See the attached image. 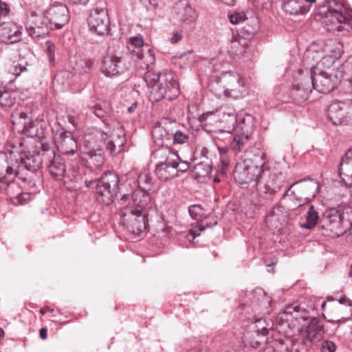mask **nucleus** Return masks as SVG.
I'll return each mask as SVG.
<instances>
[{"mask_svg": "<svg viewBox=\"0 0 352 352\" xmlns=\"http://www.w3.org/2000/svg\"><path fill=\"white\" fill-rule=\"evenodd\" d=\"M128 48L132 52V58L137 61V65L145 73V81L150 89L149 100L157 102L162 99L173 100L179 94V85L171 72L153 73L148 71L155 63V56L152 50L145 51L143 37L141 35L129 38Z\"/></svg>", "mask_w": 352, "mask_h": 352, "instance_id": "obj_1", "label": "nucleus"}, {"mask_svg": "<svg viewBox=\"0 0 352 352\" xmlns=\"http://www.w3.org/2000/svg\"><path fill=\"white\" fill-rule=\"evenodd\" d=\"M104 131L94 129L85 135L83 148L102 151L105 148L112 155L120 153L126 142L125 131L118 122H107Z\"/></svg>", "mask_w": 352, "mask_h": 352, "instance_id": "obj_2", "label": "nucleus"}, {"mask_svg": "<svg viewBox=\"0 0 352 352\" xmlns=\"http://www.w3.org/2000/svg\"><path fill=\"white\" fill-rule=\"evenodd\" d=\"M243 160L236 163L233 172L234 179L239 184L257 182L266 175L265 168L266 154L255 146L245 151Z\"/></svg>", "mask_w": 352, "mask_h": 352, "instance_id": "obj_3", "label": "nucleus"}, {"mask_svg": "<svg viewBox=\"0 0 352 352\" xmlns=\"http://www.w3.org/2000/svg\"><path fill=\"white\" fill-rule=\"evenodd\" d=\"M19 162L16 174L21 180L26 181L28 173H34L39 169L47 160L53 157L52 148L44 147L41 151H34L32 153H19L14 155Z\"/></svg>", "mask_w": 352, "mask_h": 352, "instance_id": "obj_4", "label": "nucleus"}, {"mask_svg": "<svg viewBox=\"0 0 352 352\" xmlns=\"http://www.w3.org/2000/svg\"><path fill=\"white\" fill-rule=\"evenodd\" d=\"M351 17V11L344 5H338V8L331 6L325 12L322 23L329 32L344 33L352 30Z\"/></svg>", "mask_w": 352, "mask_h": 352, "instance_id": "obj_5", "label": "nucleus"}, {"mask_svg": "<svg viewBox=\"0 0 352 352\" xmlns=\"http://www.w3.org/2000/svg\"><path fill=\"white\" fill-rule=\"evenodd\" d=\"M320 227L327 235L340 236L345 233L351 224L344 219V214L335 208L326 210L320 219Z\"/></svg>", "mask_w": 352, "mask_h": 352, "instance_id": "obj_6", "label": "nucleus"}, {"mask_svg": "<svg viewBox=\"0 0 352 352\" xmlns=\"http://www.w3.org/2000/svg\"><path fill=\"white\" fill-rule=\"evenodd\" d=\"M12 122L15 129L19 132L27 133L30 137L38 138L43 140L46 135V129L42 122H32L28 113L22 111L16 110L12 115Z\"/></svg>", "mask_w": 352, "mask_h": 352, "instance_id": "obj_7", "label": "nucleus"}, {"mask_svg": "<svg viewBox=\"0 0 352 352\" xmlns=\"http://www.w3.org/2000/svg\"><path fill=\"white\" fill-rule=\"evenodd\" d=\"M95 182L97 198L104 204H111L119 190L118 175L113 172H107Z\"/></svg>", "mask_w": 352, "mask_h": 352, "instance_id": "obj_8", "label": "nucleus"}, {"mask_svg": "<svg viewBox=\"0 0 352 352\" xmlns=\"http://www.w3.org/2000/svg\"><path fill=\"white\" fill-rule=\"evenodd\" d=\"M325 58H323L309 72V80L314 89L318 92L327 94L333 91L338 83L336 75L329 74L322 69Z\"/></svg>", "mask_w": 352, "mask_h": 352, "instance_id": "obj_9", "label": "nucleus"}, {"mask_svg": "<svg viewBox=\"0 0 352 352\" xmlns=\"http://www.w3.org/2000/svg\"><path fill=\"white\" fill-rule=\"evenodd\" d=\"M327 117L334 125H352V100L332 103Z\"/></svg>", "mask_w": 352, "mask_h": 352, "instance_id": "obj_10", "label": "nucleus"}, {"mask_svg": "<svg viewBox=\"0 0 352 352\" xmlns=\"http://www.w3.org/2000/svg\"><path fill=\"white\" fill-rule=\"evenodd\" d=\"M157 153L164 157V160L155 168V174L158 179L165 182L177 177V169L175 167L176 153L171 152L168 148H161Z\"/></svg>", "mask_w": 352, "mask_h": 352, "instance_id": "obj_11", "label": "nucleus"}, {"mask_svg": "<svg viewBox=\"0 0 352 352\" xmlns=\"http://www.w3.org/2000/svg\"><path fill=\"white\" fill-rule=\"evenodd\" d=\"M120 215L122 223L126 226L129 232L139 234L145 230V214L140 212V210L126 207L120 210Z\"/></svg>", "mask_w": 352, "mask_h": 352, "instance_id": "obj_12", "label": "nucleus"}, {"mask_svg": "<svg viewBox=\"0 0 352 352\" xmlns=\"http://www.w3.org/2000/svg\"><path fill=\"white\" fill-rule=\"evenodd\" d=\"M90 30L103 36L109 32L110 21L107 9L96 8L91 11L87 19Z\"/></svg>", "mask_w": 352, "mask_h": 352, "instance_id": "obj_13", "label": "nucleus"}, {"mask_svg": "<svg viewBox=\"0 0 352 352\" xmlns=\"http://www.w3.org/2000/svg\"><path fill=\"white\" fill-rule=\"evenodd\" d=\"M45 15L53 29L58 30L68 23L70 16L69 10L63 3H56L50 6Z\"/></svg>", "mask_w": 352, "mask_h": 352, "instance_id": "obj_14", "label": "nucleus"}, {"mask_svg": "<svg viewBox=\"0 0 352 352\" xmlns=\"http://www.w3.org/2000/svg\"><path fill=\"white\" fill-rule=\"evenodd\" d=\"M26 31L32 38L43 37L48 34L50 29H53L45 14L38 16L32 14L25 24Z\"/></svg>", "mask_w": 352, "mask_h": 352, "instance_id": "obj_15", "label": "nucleus"}, {"mask_svg": "<svg viewBox=\"0 0 352 352\" xmlns=\"http://www.w3.org/2000/svg\"><path fill=\"white\" fill-rule=\"evenodd\" d=\"M14 155L12 153L0 155V180L2 182H11L18 177L16 170L19 165Z\"/></svg>", "mask_w": 352, "mask_h": 352, "instance_id": "obj_16", "label": "nucleus"}, {"mask_svg": "<svg viewBox=\"0 0 352 352\" xmlns=\"http://www.w3.org/2000/svg\"><path fill=\"white\" fill-rule=\"evenodd\" d=\"M125 63L123 58L115 54H107L103 59L101 71L107 76H113L123 73Z\"/></svg>", "mask_w": 352, "mask_h": 352, "instance_id": "obj_17", "label": "nucleus"}, {"mask_svg": "<svg viewBox=\"0 0 352 352\" xmlns=\"http://www.w3.org/2000/svg\"><path fill=\"white\" fill-rule=\"evenodd\" d=\"M174 18L181 23L190 24L197 19L195 10L187 0H179L174 7Z\"/></svg>", "mask_w": 352, "mask_h": 352, "instance_id": "obj_18", "label": "nucleus"}, {"mask_svg": "<svg viewBox=\"0 0 352 352\" xmlns=\"http://www.w3.org/2000/svg\"><path fill=\"white\" fill-rule=\"evenodd\" d=\"M324 331L319 322H311L302 333L301 342L307 349L311 348L323 338Z\"/></svg>", "mask_w": 352, "mask_h": 352, "instance_id": "obj_19", "label": "nucleus"}, {"mask_svg": "<svg viewBox=\"0 0 352 352\" xmlns=\"http://www.w3.org/2000/svg\"><path fill=\"white\" fill-rule=\"evenodd\" d=\"M21 39V28L12 22L0 24V44H12Z\"/></svg>", "mask_w": 352, "mask_h": 352, "instance_id": "obj_20", "label": "nucleus"}, {"mask_svg": "<svg viewBox=\"0 0 352 352\" xmlns=\"http://www.w3.org/2000/svg\"><path fill=\"white\" fill-rule=\"evenodd\" d=\"M56 144L58 150L63 155H73L77 151L76 140L69 131L61 132L56 140Z\"/></svg>", "mask_w": 352, "mask_h": 352, "instance_id": "obj_21", "label": "nucleus"}, {"mask_svg": "<svg viewBox=\"0 0 352 352\" xmlns=\"http://www.w3.org/2000/svg\"><path fill=\"white\" fill-rule=\"evenodd\" d=\"M272 328V324L266 319L260 318L256 320L253 325L252 337L254 340L251 342L253 347H257L261 343L266 340V336L270 329Z\"/></svg>", "mask_w": 352, "mask_h": 352, "instance_id": "obj_22", "label": "nucleus"}, {"mask_svg": "<svg viewBox=\"0 0 352 352\" xmlns=\"http://www.w3.org/2000/svg\"><path fill=\"white\" fill-rule=\"evenodd\" d=\"M267 172V179L264 184L263 192L265 194L266 199L272 200L274 195L279 191L283 186V178L281 174L271 173L266 169Z\"/></svg>", "mask_w": 352, "mask_h": 352, "instance_id": "obj_23", "label": "nucleus"}, {"mask_svg": "<svg viewBox=\"0 0 352 352\" xmlns=\"http://www.w3.org/2000/svg\"><path fill=\"white\" fill-rule=\"evenodd\" d=\"M53 157L49 160L44 162L47 168L50 175L56 180H61L66 173V168L62 158L59 155H56L54 151L52 149Z\"/></svg>", "mask_w": 352, "mask_h": 352, "instance_id": "obj_24", "label": "nucleus"}, {"mask_svg": "<svg viewBox=\"0 0 352 352\" xmlns=\"http://www.w3.org/2000/svg\"><path fill=\"white\" fill-rule=\"evenodd\" d=\"M338 173L342 181L348 186H352V146L342 157Z\"/></svg>", "mask_w": 352, "mask_h": 352, "instance_id": "obj_25", "label": "nucleus"}, {"mask_svg": "<svg viewBox=\"0 0 352 352\" xmlns=\"http://www.w3.org/2000/svg\"><path fill=\"white\" fill-rule=\"evenodd\" d=\"M223 80L226 83L227 88L224 90V94L233 98L240 96L239 88L243 86L242 78L239 74H225Z\"/></svg>", "mask_w": 352, "mask_h": 352, "instance_id": "obj_26", "label": "nucleus"}, {"mask_svg": "<svg viewBox=\"0 0 352 352\" xmlns=\"http://www.w3.org/2000/svg\"><path fill=\"white\" fill-rule=\"evenodd\" d=\"M81 158L87 167L92 170L101 167L104 162L102 152L94 150L82 148Z\"/></svg>", "mask_w": 352, "mask_h": 352, "instance_id": "obj_27", "label": "nucleus"}, {"mask_svg": "<svg viewBox=\"0 0 352 352\" xmlns=\"http://www.w3.org/2000/svg\"><path fill=\"white\" fill-rule=\"evenodd\" d=\"M152 136L156 145L165 148H168V144L171 143L173 133L160 124H156L152 129Z\"/></svg>", "mask_w": 352, "mask_h": 352, "instance_id": "obj_28", "label": "nucleus"}, {"mask_svg": "<svg viewBox=\"0 0 352 352\" xmlns=\"http://www.w3.org/2000/svg\"><path fill=\"white\" fill-rule=\"evenodd\" d=\"M282 8L286 14L294 16L305 14L310 9L302 0H286L283 3Z\"/></svg>", "mask_w": 352, "mask_h": 352, "instance_id": "obj_29", "label": "nucleus"}, {"mask_svg": "<svg viewBox=\"0 0 352 352\" xmlns=\"http://www.w3.org/2000/svg\"><path fill=\"white\" fill-rule=\"evenodd\" d=\"M249 41L238 34H232L228 47V52L232 56H239L245 52L248 46Z\"/></svg>", "mask_w": 352, "mask_h": 352, "instance_id": "obj_30", "label": "nucleus"}, {"mask_svg": "<svg viewBox=\"0 0 352 352\" xmlns=\"http://www.w3.org/2000/svg\"><path fill=\"white\" fill-rule=\"evenodd\" d=\"M93 67V61L90 59L78 58L75 60L73 68L75 72L82 76L83 82H86L89 79V74Z\"/></svg>", "mask_w": 352, "mask_h": 352, "instance_id": "obj_31", "label": "nucleus"}, {"mask_svg": "<svg viewBox=\"0 0 352 352\" xmlns=\"http://www.w3.org/2000/svg\"><path fill=\"white\" fill-rule=\"evenodd\" d=\"M74 74L70 71L62 70L54 76L53 86L59 91H63L70 86Z\"/></svg>", "mask_w": 352, "mask_h": 352, "instance_id": "obj_32", "label": "nucleus"}, {"mask_svg": "<svg viewBox=\"0 0 352 352\" xmlns=\"http://www.w3.org/2000/svg\"><path fill=\"white\" fill-rule=\"evenodd\" d=\"M338 302V304L337 305L336 309L341 314L340 318L335 320H330L329 321L344 322L352 316V304L351 300L346 297L341 298Z\"/></svg>", "mask_w": 352, "mask_h": 352, "instance_id": "obj_33", "label": "nucleus"}, {"mask_svg": "<svg viewBox=\"0 0 352 352\" xmlns=\"http://www.w3.org/2000/svg\"><path fill=\"white\" fill-rule=\"evenodd\" d=\"M132 201L135 206V210H140V212H143L151 201V196L148 190L138 189L133 192Z\"/></svg>", "mask_w": 352, "mask_h": 352, "instance_id": "obj_34", "label": "nucleus"}, {"mask_svg": "<svg viewBox=\"0 0 352 352\" xmlns=\"http://www.w3.org/2000/svg\"><path fill=\"white\" fill-rule=\"evenodd\" d=\"M314 87L309 80V76L306 80L300 81L294 85V95L301 99L305 100L309 98V94L311 92Z\"/></svg>", "mask_w": 352, "mask_h": 352, "instance_id": "obj_35", "label": "nucleus"}, {"mask_svg": "<svg viewBox=\"0 0 352 352\" xmlns=\"http://www.w3.org/2000/svg\"><path fill=\"white\" fill-rule=\"evenodd\" d=\"M305 219V222L301 223L300 227L309 230L313 228L318 221H320V219H319L318 212L313 205L309 206Z\"/></svg>", "mask_w": 352, "mask_h": 352, "instance_id": "obj_36", "label": "nucleus"}, {"mask_svg": "<svg viewBox=\"0 0 352 352\" xmlns=\"http://www.w3.org/2000/svg\"><path fill=\"white\" fill-rule=\"evenodd\" d=\"M250 138L247 134H236L231 143V148L236 153L242 151L248 146Z\"/></svg>", "mask_w": 352, "mask_h": 352, "instance_id": "obj_37", "label": "nucleus"}, {"mask_svg": "<svg viewBox=\"0 0 352 352\" xmlns=\"http://www.w3.org/2000/svg\"><path fill=\"white\" fill-rule=\"evenodd\" d=\"M138 183L139 189L148 190L152 189L153 187V179L148 170L142 171L138 178Z\"/></svg>", "mask_w": 352, "mask_h": 352, "instance_id": "obj_38", "label": "nucleus"}, {"mask_svg": "<svg viewBox=\"0 0 352 352\" xmlns=\"http://www.w3.org/2000/svg\"><path fill=\"white\" fill-rule=\"evenodd\" d=\"M16 101V93L0 89V105L3 108L12 107Z\"/></svg>", "mask_w": 352, "mask_h": 352, "instance_id": "obj_39", "label": "nucleus"}, {"mask_svg": "<svg viewBox=\"0 0 352 352\" xmlns=\"http://www.w3.org/2000/svg\"><path fill=\"white\" fill-rule=\"evenodd\" d=\"M190 217L197 221H201L207 217L205 209L200 204H194L188 208Z\"/></svg>", "mask_w": 352, "mask_h": 352, "instance_id": "obj_40", "label": "nucleus"}, {"mask_svg": "<svg viewBox=\"0 0 352 352\" xmlns=\"http://www.w3.org/2000/svg\"><path fill=\"white\" fill-rule=\"evenodd\" d=\"M189 140V132L177 130L173 133L172 141L173 144H183L186 143Z\"/></svg>", "mask_w": 352, "mask_h": 352, "instance_id": "obj_41", "label": "nucleus"}, {"mask_svg": "<svg viewBox=\"0 0 352 352\" xmlns=\"http://www.w3.org/2000/svg\"><path fill=\"white\" fill-rule=\"evenodd\" d=\"M258 29V21L257 18L252 17L249 19L248 23L243 27L244 32H247L248 36H253Z\"/></svg>", "mask_w": 352, "mask_h": 352, "instance_id": "obj_42", "label": "nucleus"}, {"mask_svg": "<svg viewBox=\"0 0 352 352\" xmlns=\"http://www.w3.org/2000/svg\"><path fill=\"white\" fill-rule=\"evenodd\" d=\"M92 112L98 118L102 120V122L105 120H107V122L111 123L112 122H116L112 120L111 118L107 116V112L100 104H96L93 107H89Z\"/></svg>", "mask_w": 352, "mask_h": 352, "instance_id": "obj_43", "label": "nucleus"}, {"mask_svg": "<svg viewBox=\"0 0 352 352\" xmlns=\"http://www.w3.org/2000/svg\"><path fill=\"white\" fill-rule=\"evenodd\" d=\"M176 160L175 163V167L177 169V177L179 175V173H184L186 172L190 168V164L188 162L181 160L179 155L176 153Z\"/></svg>", "mask_w": 352, "mask_h": 352, "instance_id": "obj_44", "label": "nucleus"}, {"mask_svg": "<svg viewBox=\"0 0 352 352\" xmlns=\"http://www.w3.org/2000/svg\"><path fill=\"white\" fill-rule=\"evenodd\" d=\"M229 20L232 24H239L245 20H248L246 14L244 12H234L228 15Z\"/></svg>", "mask_w": 352, "mask_h": 352, "instance_id": "obj_45", "label": "nucleus"}, {"mask_svg": "<svg viewBox=\"0 0 352 352\" xmlns=\"http://www.w3.org/2000/svg\"><path fill=\"white\" fill-rule=\"evenodd\" d=\"M30 196L28 193H20L12 201L14 205H21L28 203Z\"/></svg>", "mask_w": 352, "mask_h": 352, "instance_id": "obj_46", "label": "nucleus"}, {"mask_svg": "<svg viewBox=\"0 0 352 352\" xmlns=\"http://www.w3.org/2000/svg\"><path fill=\"white\" fill-rule=\"evenodd\" d=\"M45 45L47 47L46 51L48 55V58L50 61H54L55 58L56 47L54 44L50 41H47L45 43Z\"/></svg>", "mask_w": 352, "mask_h": 352, "instance_id": "obj_47", "label": "nucleus"}, {"mask_svg": "<svg viewBox=\"0 0 352 352\" xmlns=\"http://www.w3.org/2000/svg\"><path fill=\"white\" fill-rule=\"evenodd\" d=\"M221 153V171L223 173L225 171V169H226L229 166V160L228 157L226 156V149L221 148L219 149Z\"/></svg>", "mask_w": 352, "mask_h": 352, "instance_id": "obj_48", "label": "nucleus"}, {"mask_svg": "<svg viewBox=\"0 0 352 352\" xmlns=\"http://www.w3.org/2000/svg\"><path fill=\"white\" fill-rule=\"evenodd\" d=\"M336 350V345L331 341H324L321 346L322 352H334Z\"/></svg>", "mask_w": 352, "mask_h": 352, "instance_id": "obj_49", "label": "nucleus"}, {"mask_svg": "<svg viewBox=\"0 0 352 352\" xmlns=\"http://www.w3.org/2000/svg\"><path fill=\"white\" fill-rule=\"evenodd\" d=\"M182 37L183 34L181 30L175 31L173 33V35L170 38L169 41L172 44H175L180 41Z\"/></svg>", "mask_w": 352, "mask_h": 352, "instance_id": "obj_50", "label": "nucleus"}, {"mask_svg": "<svg viewBox=\"0 0 352 352\" xmlns=\"http://www.w3.org/2000/svg\"><path fill=\"white\" fill-rule=\"evenodd\" d=\"M25 66L21 65H13L10 68V71L12 72L15 76H19L23 71H26Z\"/></svg>", "mask_w": 352, "mask_h": 352, "instance_id": "obj_51", "label": "nucleus"}, {"mask_svg": "<svg viewBox=\"0 0 352 352\" xmlns=\"http://www.w3.org/2000/svg\"><path fill=\"white\" fill-rule=\"evenodd\" d=\"M140 1L147 9H153L157 4L155 0H140Z\"/></svg>", "mask_w": 352, "mask_h": 352, "instance_id": "obj_52", "label": "nucleus"}, {"mask_svg": "<svg viewBox=\"0 0 352 352\" xmlns=\"http://www.w3.org/2000/svg\"><path fill=\"white\" fill-rule=\"evenodd\" d=\"M9 13L8 6L0 0V15L6 16Z\"/></svg>", "mask_w": 352, "mask_h": 352, "instance_id": "obj_53", "label": "nucleus"}, {"mask_svg": "<svg viewBox=\"0 0 352 352\" xmlns=\"http://www.w3.org/2000/svg\"><path fill=\"white\" fill-rule=\"evenodd\" d=\"M329 4V8L332 6L334 8H338V5H344L342 0H326Z\"/></svg>", "mask_w": 352, "mask_h": 352, "instance_id": "obj_54", "label": "nucleus"}, {"mask_svg": "<svg viewBox=\"0 0 352 352\" xmlns=\"http://www.w3.org/2000/svg\"><path fill=\"white\" fill-rule=\"evenodd\" d=\"M205 230V227H199L197 230H192L189 232V235L192 236L193 239H195L196 236H199L201 234V232Z\"/></svg>", "mask_w": 352, "mask_h": 352, "instance_id": "obj_55", "label": "nucleus"}, {"mask_svg": "<svg viewBox=\"0 0 352 352\" xmlns=\"http://www.w3.org/2000/svg\"><path fill=\"white\" fill-rule=\"evenodd\" d=\"M67 119H68V121L69 122V123H71L74 127H75V128L78 127L77 118L74 116L69 115L67 116Z\"/></svg>", "mask_w": 352, "mask_h": 352, "instance_id": "obj_56", "label": "nucleus"}, {"mask_svg": "<svg viewBox=\"0 0 352 352\" xmlns=\"http://www.w3.org/2000/svg\"><path fill=\"white\" fill-rule=\"evenodd\" d=\"M72 4L74 5H83L85 6L88 3L89 0H69Z\"/></svg>", "mask_w": 352, "mask_h": 352, "instance_id": "obj_57", "label": "nucleus"}, {"mask_svg": "<svg viewBox=\"0 0 352 352\" xmlns=\"http://www.w3.org/2000/svg\"><path fill=\"white\" fill-rule=\"evenodd\" d=\"M39 336L42 340H45L47 336V330L45 327H43L39 331Z\"/></svg>", "mask_w": 352, "mask_h": 352, "instance_id": "obj_58", "label": "nucleus"}, {"mask_svg": "<svg viewBox=\"0 0 352 352\" xmlns=\"http://www.w3.org/2000/svg\"><path fill=\"white\" fill-rule=\"evenodd\" d=\"M229 118L230 119V121L232 122V129H234L235 124H236V117L234 114L229 115ZM231 129L228 130V131H230Z\"/></svg>", "mask_w": 352, "mask_h": 352, "instance_id": "obj_59", "label": "nucleus"}, {"mask_svg": "<svg viewBox=\"0 0 352 352\" xmlns=\"http://www.w3.org/2000/svg\"><path fill=\"white\" fill-rule=\"evenodd\" d=\"M274 217H275L274 212H273L272 214H268L266 217V221L267 223L271 221Z\"/></svg>", "mask_w": 352, "mask_h": 352, "instance_id": "obj_60", "label": "nucleus"}, {"mask_svg": "<svg viewBox=\"0 0 352 352\" xmlns=\"http://www.w3.org/2000/svg\"><path fill=\"white\" fill-rule=\"evenodd\" d=\"M129 195H122V197H121V199H120V202H121L122 204H124V203H125V201H126V200H128V199H129Z\"/></svg>", "mask_w": 352, "mask_h": 352, "instance_id": "obj_61", "label": "nucleus"}, {"mask_svg": "<svg viewBox=\"0 0 352 352\" xmlns=\"http://www.w3.org/2000/svg\"><path fill=\"white\" fill-rule=\"evenodd\" d=\"M136 107H137V105H136V102H135L128 108V111L129 113H132L134 111V109L136 108Z\"/></svg>", "mask_w": 352, "mask_h": 352, "instance_id": "obj_62", "label": "nucleus"}, {"mask_svg": "<svg viewBox=\"0 0 352 352\" xmlns=\"http://www.w3.org/2000/svg\"><path fill=\"white\" fill-rule=\"evenodd\" d=\"M267 1V0H256V3H257V4H256V6H258H258H259V3H261L262 4L265 3V1Z\"/></svg>", "mask_w": 352, "mask_h": 352, "instance_id": "obj_63", "label": "nucleus"}, {"mask_svg": "<svg viewBox=\"0 0 352 352\" xmlns=\"http://www.w3.org/2000/svg\"><path fill=\"white\" fill-rule=\"evenodd\" d=\"M45 312H48V311L52 312L54 311L53 309H51L49 307H45Z\"/></svg>", "mask_w": 352, "mask_h": 352, "instance_id": "obj_64", "label": "nucleus"}]
</instances>
